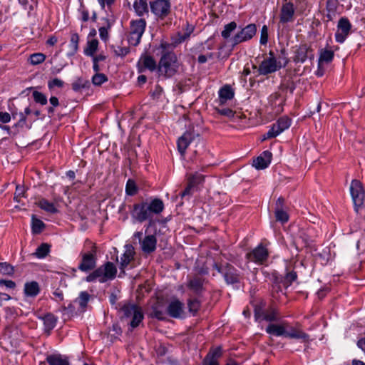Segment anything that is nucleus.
<instances>
[{
  "instance_id": "7c9ffc66",
  "label": "nucleus",
  "mask_w": 365,
  "mask_h": 365,
  "mask_svg": "<svg viewBox=\"0 0 365 365\" xmlns=\"http://www.w3.org/2000/svg\"><path fill=\"white\" fill-rule=\"evenodd\" d=\"M117 269L115 265L110 262H108L104 265L98 267L96 269L92 274H116Z\"/></svg>"
},
{
  "instance_id": "603ef678",
  "label": "nucleus",
  "mask_w": 365,
  "mask_h": 365,
  "mask_svg": "<svg viewBox=\"0 0 365 365\" xmlns=\"http://www.w3.org/2000/svg\"><path fill=\"white\" fill-rule=\"evenodd\" d=\"M14 267L7 262H0V274H13Z\"/></svg>"
},
{
  "instance_id": "774afa93",
  "label": "nucleus",
  "mask_w": 365,
  "mask_h": 365,
  "mask_svg": "<svg viewBox=\"0 0 365 365\" xmlns=\"http://www.w3.org/2000/svg\"><path fill=\"white\" fill-rule=\"evenodd\" d=\"M213 56L212 53H209L207 56L205 55H200L197 58V61L200 63H205L208 58H212Z\"/></svg>"
},
{
  "instance_id": "4468645a",
  "label": "nucleus",
  "mask_w": 365,
  "mask_h": 365,
  "mask_svg": "<svg viewBox=\"0 0 365 365\" xmlns=\"http://www.w3.org/2000/svg\"><path fill=\"white\" fill-rule=\"evenodd\" d=\"M205 175L198 173L187 175V186L182 192L181 196L183 197L187 195H191L194 188L198 185L202 184L205 180Z\"/></svg>"
},
{
  "instance_id": "ea45409f",
  "label": "nucleus",
  "mask_w": 365,
  "mask_h": 365,
  "mask_svg": "<svg viewBox=\"0 0 365 365\" xmlns=\"http://www.w3.org/2000/svg\"><path fill=\"white\" fill-rule=\"evenodd\" d=\"M49 251L50 245L47 243H43L38 247L34 255L38 258H43L48 254Z\"/></svg>"
},
{
  "instance_id": "f257e3e1",
  "label": "nucleus",
  "mask_w": 365,
  "mask_h": 365,
  "mask_svg": "<svg viewBox=\"0 0 365 365\" xmlns=\"http://www.w3.org/2000/svg\"><path fill=\"white\" fill-rule=\"evenodd\" d=\"M163 201L158 197H150L135 203L130 212L131 217L138 222L152 221L155 215H159L164 210Z\"/></svg>"
},
{
  "instance_id": "864d4df0",
  "label": "nucleus",
  "mask_w": 365,
  "mask_h": 365,
  "mask_svg": "<svg viewBox=\"0 0 365 365\" xmlns=\"http://www.w3.org/2000/svg\"><path fill=\"white\" fill-rule=\"evenodd\" d=\"M113 48L115 54L118 56L124 57L130 52V48L127 46L123 47L118 46L116 47L114 46Z\"/></svg>"
},
{
  "instance_id": "5fc2aeb1",
  "label": "nucleus",
  "mask_w": 365,
  "mask_h": 365,
  "mask_svg": "<svg viewBox=\"0 0 365 365\" xmlns=\"http://www.w3.org/2000/svg\"><path fill=\"white\" fill-rule=\"evenodd\" d=\"M152 315L158 319H163L165 316V312L158 306H155L153 307Z\"/></svg>"
},
{
  "instance_id": "6ab92c4d",
  "label": "nucleus",
  "mask_w": 365,
  "mask_h": 365,
  "mask_svg": "<svg viewBox=\"0 0 365 365\" xmlns=\"http://www.w3.org/2000/svg\"><path fill=\"white\" fill-rule=\"evenodd\" d=\"M284 336L290 339H301L303 342H308L310 340L309 335L302 329L289 326L287 323Z\"/></svg>"
},
{
  "instance_id": "f3484780",
  "label": "nucleus",
  "mask_w": 365,
  "mask_h": 365,
  "mask_svg": "<svg viewBox=\"0 0 365 365\" xmlns=\"http://www.w3.org/2000/svg\"><path fill=\"white\" fill-rule=\"evenodd\" d=\"M137 67L140 73L144 72L146 70L153 72L157 68V63L153 56L143 53L138 62Z\"/></svg>"
},
{
  "instance_id": "f8f14e48",
  "label": "nucleus",
  "mask_w": 365,
  "mask_h": 365,
  "mask_svg": "<svg viewBox=\"0 0 365 365\" xmlns=\"http://www.w3.org/2000/svg\"><path fill=\"white\" fill-rule=\"evenodd\" d=\"M255 317L257 321L263 320L267 322L276 321L278 319V312L274 307L264 308L260 305L255 309Z\"/></svg>"
},
{
  "instance_id": "f03ea898",
  "label": "nucleus",
  "mask_w": 365,
  "mask_h": 365,
  "mask_svg": "<svg viewBox=\"0 0 365 365\" xmlns=\"http://www.w3.org/2000/svg\"><path fill=\"white\" fill-rule=\"evenodd\" d=\"M288 63L289 59L284 49L281 50V54L278 57H276L274 52L270 51L269 56L265 58L259 66L253 65L252 68L257 69L259 75L266 76L285 67Z\"/></svg>"
},
{
  "instance_id": "a211bd4d",
  "label": "nucleus",
  "mask_w": 365,
  "mask_h": 365,
  "mask_svg": "<svg viewBox=\"0 0 365 365\" xmlns=\"http://www.w3.org/2000/svg\"><path fill=\"white\" fill-rule=\"evenodd\" d=\"M312 51L311 47L307 44L300 45L295 51L294 61L296 63H304L307 58L313 59L314 54Z\"/></svg>"
},
{
  "instance_id": "2eb2a0df",
  "label": "nucleus",
  "mask_w": 365,
  "mask_h": 365,
  "mask_svg": "<svg viewBox=\"0 0 365 365\" xmlns=\"http://www.w3.org/2000/svg\"><path fill=\"white\" fill-rule=\"evenodd\" d=\"M295 9L291 1L284 0L279 14V22L282 24L292 22L294 20Z\"/></svg>"
},
{
  "instance_id": "f704fd0d",
  "label": "nucleus",
  "mask_w": 365,
  "mask_h": 365,
  "mask_svg": "<svg viewBox=\"0 0 365 365\" xmlns=\"http://www.w3.org/2000/svg\"><path fill=\"white\" fill-rule=\"evenodd\" d=\"M79 36L77 33H72L69 44V56H73L78 50Z\"/></svg>"
},
{
  "instance_id": "423d86ee",
  "label": "nucleus",
  "mask_w": 365,
  "mask_h": 365,
  "mask_svg": "<svg viewBox=\"0 0 365 365\" xmlns=\"http://www.w3.org/2000/svg\"><path fill=\"white\" fill-rule=\"evenodd\" d=\"M350 192L354 205V210L359 212L364 205L365 192L361 182L358 180H353L350 186Z\"/></svg>"
},
{
  "instance_id": "13d9d810",
  "label": "nucleus",
  "mask_w": 365,
  "mask_h": 365,
  "mask_svg": "<svg viewBox=\"0 0 365 365\" xmlns=\"http://www.w3.org/2000/svg\"><path fill=\"white\" fill-rule=\"evenodd\" d=\"M268 41V29L267 26H263L261 29L260 43L264 45L267 43Z\"/></svg>"
},
{
  "instance_id": "b1692460",
  "label": "nucleus",
  "mask_w": 365,
  "mask_h": 365,
  "mask_svg": "<svg viewBox=\"0 0 365 365\" xmlns=\"http://www.w3.org/2000/svg\"><path fill=\"white\" fill-rule=\"evenodd\" d=\"M222 355V349L217 347L212 349L203 361V365H219L218 359Z\"/></svg>"
},
{
  "instance_id": "9b49d317",
  "label": "nucleus",
  "mask_w": 365,
  "mask_h": 365,
  "mask_svg": "<svg viewBox=\"0 0 365 365\" xmlns=\"http://www.w3.org/2000/svg\"><path fill=\"white\" fill-rule=\"evenodd\" d=\"M268 257V250L262 244L259 245L246 255V257L250 262H253L259 264H264Z\"/></svg>"
},
{
  "instance_id": "e433bc0d",
  "label": "nucleus",
  "mask_w": 365,
  "mask_h": 365,
  "mask_svg": "<svg viewBox=\"0 0 365 365\" xmlns=\"http://www.w3.org/2000/svg\"><path fill=\"white\" fill-rule=\"evenodd\" d=\"M43 322L45 329L48 331L53 329L56 324V319L51 314H47L41 318Z\"/></svg>"
},
{
  "instance_id": "58836bf2",
  "label": "nucleus",
  "mask_w": 365,
  "mask_h": 365,
  "mask_svg": "<svg viewBox=\"0 0 365 365\" xmlns=\"http://www.w3.org/2000/svg\"><path fill=\"white\" fill-rule=\"evenodd\" d=\"M237 24L232 21L224 26V29L221 33L223 38L228 39L230 38L231 34L236 29Z\"/></svg>"
},
{
  "instance_id": "7ed1b4c3",
  "label": "nucleus",
  "mask_w": 365,
  "mask_h": 365,
  "mask_svg": "<svg viewBox=\"0 0 365 365\" xmlns=\"http://www.w3.org/2000/svg\"><path fill=\"white\" fill-rule=\"evenodd\" d=\"M168 46V43H161L160 47L163 51L158 66L159 73L166 78L173 76L178 71L180 66L176 54L166 50Z\"/></svg>"
},
{
  "instance_id": "5701e85b",
  "label": "nucleus",
  "mask_w": 365,
  "mask_h": 365,
  "mask_svg": "<svg viewBox=\"0 0 365 365\" xmlns=\"http://www.w3.org/2000/svg\"><path fill=\"white\" fill-rule=\"evenodd\" d=\"M272 154L269 150L264 151L253 161V166L257 170L266 168L271 163Z\"/></svg>"
},
{
  "instance_id": "2f4dec72",
  "label": "nucleus",
  "mask_w": 365,
  "mask_h": 365,
  "mask_svg": "<svg viewBox=\"0 0 365 365\" xmlns=\"http://www.w3.org/2000/svg\"><path fill=\"white\" fill-rule=\"evenodd\" d=\"M40 289L37 282H31L25 284L24 293L28 297H35L39 293Z\"/></svg>"
},
{
  "instance_id": "4c0bfd02",
  "label": "nucleus",
  "mask_w": 365,
  "mask_h": 365,
  "mask_svg": "<svg viewBox=\"0 0 365 365\" xmlns=\"http://www.w3.org/2000/svg\"><path fill=\"white\" fill-rule=\"evenodd\" d=\"M98 46V41L97 39H93L91 41H88L87 43V46L84 50V53L86 56H93L95 53L96 52Z\"/></svg>"
},
{
  "instance_id": "c85d7f7f",
  "label": "nucleus",
  "mask_w": 365,
  "mask_h": 365,
  "mask_svg": "<svg viewBox=\"0 0 365 365\" xmlns=\"http://www.w3.org/2000/svg\"><path fill=\"white\" fill-rule=\"evenodd\" d=\"M234 97V91L229 86H223L219 91V98L221 104H224L228 100H231Z\"/></svg>"
},
{
  "instance_id": "8fccbe9b",
  "label": "nucleus",
  "mask_w": 365,
  "mask_h": 365,
  "mask_svg": "<svg viewBox=\"0 0 365 365\" xmlns=\"http://www.w3.org/2000/svg\"><path fill=\"white\" fill-rule=\"evenodd\" d=\"M276 123L277 124V126H279L283 132L290 126L291 119L287 116H283L279 118L278 120L276 122Z\"/></svg>"
},
{
  "instance_id": "c03bdc74",
  "label": "nucleus",
  "mask_w": 365,
  "mask_h": 365,
  "mask_svg": "<svg viewBox=\"0 0 365 365\" xmlns=\"http://www.w3.org/2000/svg\"><path fill=\"white\" fill-rule=\"evenodd\" d=\"M274 214L277 221L285 223L289 220V215L284 209H275Z\"/></svg>"
},
{
  "instance_id": "3c124183",
  "label": "nucleus",
  "mask_w": 365,
  "mask_h": 365,
  "mask_svg": "<svg viewBox=\"0 0 365 365\" xmlns=\"http://www.w3.org/2000/svg\"><path fill=\"white\" fill-rule=\"evenodd\" d=\"M32 96L35 101V102L40 103L41 105H46L47 103V98L46 96L38 91H34L32 93Z\"/></svg>"
},
{
  "instance_id": "bf43d9fd",
  "label": "nucleus",
  "mask_w": 365,
  "mask_h": 365,
  "mask_svg": "<svg viewBox=\"0 0 365 365\" xmlns=\"http://www.w3.org/2000/svg\"><path fill=\"white\" fill-rule=\"evenodd\" d=\"M0 286L5 287L7 289H14L16 287V284L11 280L0 279Z\"/></svg>"
},
{
  "instance_id": "a19ab883",
  "label": "nucleus",
  "mask_w": 365,
  "mask_h": 365,
  "mask_svg": "<svg viewBox=\"0 0 365 365\" xmlns=\"http://www.w3.org/2000/svg\"><path fill=\"white\" fill-rule=\"evenodd\" d=\"M115 275H88L86 278L87 282L98 281L101 283L105 282L107 280H112L114 279Z\"/></svg>"
},
{
  "instance_id": "412c9836",
  "label": "nucleus",
  "mask_w": 365,
  "mask_h": 365,
  "mask_svg": "<svg viewBox=\"0 0 365 365\" xmlns=\"http://www.w3.org/2000/svg\"><path fill=\"white\" fill-rule=\"evenodd\" d=\"M184 304L177 299H172L168 307L167 312L171 317L179 318L183 314Z\"/></svg>"
},
{
  "instance_id": "37998d69",
  "label": "nucleus",
  "mask_w": 365,
  "mask_h": 365,
  "mask_svg": "<svg viewBox=\"0 0 365 365\" xmlns=\"http://www.w3.org/2000/svg\"><path fill=\"white\" fill-rule=\"evenodd\" d=\"M46 59V55L42 53H35L29 56V62L31 65H38Z\"/></svg>"
},
{
  "instance_id": "ddd939ff",
  "label": "nucleus",
  "mask_w": 365,
  "mask_h": 365,
  "mask_svg": "<svg viewBox=\"0 0 365 365\" xmlns=\"http://www.w3.org/2000/svg\"><path fill=\"white\" fill-rule=\"evenodd\" d=\"M351 24L346 17L339 19L337 24V31L335 34V38L338 43H343L350 34Z\"/></svg>"
},
{
  "instance_id": "1a4fd4ad",
  "label": "nucleus",
  "mask_w": 365,
  "mask_h": 365,
  "mask_svg": "<svg viewBox=\"0 0 365 365\" xmlns=\"http://www.w3.org/2000/svg\"><path fill=\"white\" fill-rule=\"evenodd\" d=\"M125 252L120 257V269L121 273H124L125 270L136 266V262L134 258L135 255V250L133 245H126L125 246Z\"/></svg>"
},
{
  "instance_id": "0e129e2a",
  "label": "nucleus",
  "mask_w": 365,
  "mask_h": 365,
  "mask_svg": "<svg viewBox=\"0 0 365 365\" xmlns=\"http://www.w3.org/2000/svg\"><path fill=\"white\" fill-rule=\"evenodd\" d=\"M227 284H234L238 282V275H224Z\"/></svg>"
},
{
  "instance_id": "6e6552de",
  "label": "nucleus",
  "mask_w": 365,
  "mask_h": 365,
  "mask_svg": "<svg viewBox=\"0 0 365 365\" xmlns=\"http://www.w3.org/2000/svg\"><path fill=\"white\" fill-rule=\"evenodd\" d=\"M257 26L255 24H250L237 32L232 38L230 39L232 46H235L250 40L256 34Z\"/></svg>"
},
{
  "instance_id": "0eeeda50",
  "label": "nucleus",
  "mask_w": 365,
  "mask_h": 365,
  "mask_svg": "<svg viewBox=\"0 0 365 365\" xmlns=\"http://www.w3.org/2000/svg\"><path fill=\"white\" fill-rule=\"evenodd\" d=\"M121 312L124 317L130 319V324L132 328L137 327L143 319L141 309L133 304L124 305L121 309Z\"/></svg>"
},
{
  "instance_id": "72a5a7b5",
  "label": "nucleus",
  "mask_w": 365,
  "mask_h": 365,
  "mask_svg": "<svg viewBox=\"0 0 365 365\" xmlns=\"http://www.w3.org/2000/svg\"><path fill=\"white\" fill-rule=\"evenodd\" d=\"M46 225L44 222L36 218L35 215H32L31 217V230L35 235L40 234L44 230Z\"/></svg>"
},
{
  "instance_id": "cd10ccee",
  "label": "nucleus",
  "mask_w": 365,
  "mask_h": 365,
  "mask_svg": "<svg viewBox=\"0 0 365 365\" xmlns=\"http://www.w3.org/2000/svg\"><path fill=\"white\" fill-rule=\"evenodd\" d=\"M46 361L49 365H69L67 357L58 354L48 356Z\"/></svg>"
},
{
  "instance_id": "338daca9",
  "label": "nucleus",
  "mask_w": 365,
  "mask_h": 365,
  "mask_svg": "<svg viewBox=\"0 0 365 365\" xmlns=\"http://www.w3.org/2000/svg\"><path fill=\"white\" fill-rule=\"evenodd\" d=\"M99 4L101 5V7L102 9H105V6H107L108 7L111 6L112 4H114L115 0H97Z\"/></svg>"
},
{
  "instance_id": "680f3d73",
  "label": "nucleus",
  "mask_w": 365,
  "mask_h": 365,
  "mask_svg": "<svg viewBox=\"0 0 365 365\" xmlns=\"http://www.w3.org/2000/svg\"><path fill=\"white\" fill-rule=\"evenodd\" d=\"M188 307L191 312L195 313L200 307V302L197 300H190L188 302Z\"/></svg>"
},
{
  "instance_id": "de8ad7c7",
  "label": "nucleus",
  "mask_w": 365,
  "mask_h": 365,
  "mask_svg": "<svg viewBox=\"0 0 365 365\" xmlns=\"http://www.w3.org/2000/svg\"><path fill=\"white\" fill-rule=\"evenodd\" d=\"M281 133H282V129L279 126H277V124L275 123L272 125V128L267 133L266 136L264 137V140L267 138H275Z\"/></svg>"
},
{
  "instance_id": "69168bd1",
  "label": "nucleus",
  "mask_w": 365,
  "mask_h": 365,
  "mask_svg": "<svg viewBox=\"0 0 365 365\" xmlns=\"http://www.w3.org/2000/svg\"><path fill=\"white\" fill-rule=\"evenodd\" d=\"M11 120V116L9 113L0 111V121L3 123H9Z\"/></svg>"
},
{
  "instance_id": "49530a36",
  "label": "nucleus",
  "mask_w": 365,
  "mask_h": 365,
  "mask_svg": "<svg viewBox=\"0 0 365 365\" xmlns=\"http://www.w3.org/2000/svg\"><path fill=\"white\" fill-rule=\"evenodd\" d=\"M281 133H282V129L279 126H277V124L275 123L272 125V128L267 133L266 136L264 137V140L267 138H275Z\"/></svg>"
},
{
  "instance_id": "09e8293b",
  "label": "nucleus",
  "mask_w": 365,
  "mask_h": 365,
  "mask_svg": "<svg viewBox=\"0 0 365 365\" xmlns=\"http://www.w3.org/2000/svg\"><path fill=\"white\" fill-rule=\"evenodd\" d=\"M107 81L108 77L101 73H96V74L92 77V83L95 86H101Z\"/></svg>"
},
{
  "instance_id": "4be33fe9",
  "label": "nucleus",
  "mask_w": 365,
  "mask_h": 365,
  "mask_svg": "<svg viewBox=\"0 0 365 365\" xmlns=\"http://www.w3.org/2000/svg\"><path fill=\"white\" fill-rule=\"evenodd\" d=\"M157 239L153 235L145 236L140 241V247L142 251L145 254H150L156 249Z\"/></svg>"
},
{
  "instance_id": "9d476101",
  "label": "nucleus",
  "mask_w": 365,
  "mask_h": 365,
  "mask_svg": "<svg viewBox=\"0 0 365 365\" xmlns=\"http://www.w3.org/2000/svg\"><path fill=\"white\" fill-rule=\"evenodd\" d=\"M151 12L163 19L170 13L171 4L168 0H155L150 2Z\"/></svg>"
},
{
  "instance_id": "473e14b6",
  "label": "nucleus",
  "mask_w": 365,
  "mask_h": 365,
  "mask_svg": "<svg viewBox=\"0 0 365 365\" xmlns=\"http://www.w3.org/2000/svg\"><path fill=\"white\" fill-rule=\"evenodd\" d=\"M36 205L42 210L50 212V213H56L58 212V210L55 207L54 204L48 202L47 200L42 198L39 200Z\"/></svg>"
},
{
  "instance_id": "39448f33",
  "label": "nucleus",
  "mask_w": 365,
  "mask_h": 365,
  "mask_svg": "<svg viewBox=\"0 0 365 365\" xmlns=\"http://www.w3.org/2000/svg\"><path fill=\"white\" fill-rule=\"evenodd\" d=\"M96 252L97 248L95 245H93L90 251L81 253V261L78 264V269L81 272H88L94 269L97 260Z\"/></svg>"
},
{
  "instance_id": "a878e982",
  "label": "nucleus",
  "mask_w": 365,
  "mask_h": 365,
  "mask_svg": "<svg viewBox=\"0 0 365 365\" xmlns=\"http://www.w3.org/2000/svg\"><path fill=\"white\" fill-rule=\"evenodd\" d=\"M319 54V64L329 63L332 61L334 56V51L329 47L320 49Z\"/></svg>"
},
{
  "instance_id": "c756f323",
  "label": "nucleus",
  "mask_w": 365,
  "mask_h": 365,
  "mask_svg": "<svg viewBox=\"0 0 365 365\" xmlns=\"http://www.w3.org/2000/svg\"><path fill=\"white\" fill-rule=\"evenodd\" d=\"M71 87L75 92H80L82 89L90 87V81L83 77H78L72 83Z\"/></svg>"
},
{
  "instance_id": "20e7f679",
  "label": "nucleus",
  "mask_w": 365,
  "mask_h": 365,
  "mask_svg": "<svg viewBox=\"0 0 365 365\" xmlns=\"http://www.w3.org/2000/svg\"><path fill=\"white\" fill-rule=\"evenodd\" d=\"M146 21L145 19H140L130 21L129 35L128 41L130 45L134 46L138 45L141 37L145 31Z\"/></svg>"
},
{
  "instance_id": "e2e57ef3",
  "label": "nucleus",
  "mask_w": 365,
  "mask_h": 365,
  "mask_svg": "<svg viewBox=\"0 0 365 365\" xmlns=\"http://www.w3.org/2000/svg\"><path fill=\"white\" fill-rule=\"evenodd\" d=\"M338 4V0H327V9L329 11H334L336 9Z\"/></svg>"
},
{
  "instance_id": "a18cd8bd",
  "label": "nucleus",
  "mask_w": 365,
  "mask_h": 365,
  "mask_svg": "<svg viewBox=\"0 0 365 365\" xmlns=\"http://www.w3.org/2000/svg\"><path fill=\"white\" fill-rule=\"evenodd\" d=\"M126 194L130 196L135 195L138 192V187L133 180L129 179L125 187Z\"/></svg>"
},
{
  "instance_id": "dca6fc26",
  "label": "nucleus",
  "mask_w": 365,
  "mask_h": 365,
  "mask_svg": "<svg viewBox=\"0 0 365 365\" xmlns=\"http://www.w3.org/2000/svg\"><path fill=\"white\" fill-rule=\"evenodd\" d=\"M199 133H195L193 128H190L183 133L178 140V150L182 156H184L186 149L195 137H199Z\"/></svg>"
},
{
  "instance_id": "79ce46f5",
  "label": "nucleus",
  "mask_w": 365,
  "mask_h": 365,
  "mask_svg": "<svg viewBox=\"0 0 365 365\" xmlns=\"http://www.w3.org/2000/svg\"><path fill=\"white\" fill-rule=\"evenodd\" d=\"M104 21H106V25L99 29V34H100L101 38L103 41H106L108 38V31L111 27V23L109 21V20L108 19H104Z\"/></svg>"
},
{
  "instance_id": "052dcab7",
  "label": "nucleus",
  "mask_w": 365,
  "mask_h": 365,
  "mask_svg": "<svg viewBox=\"0 0 365 365\" xmlns=\"http://www.w3.org/2000/svg\"><path fill=\"white\" fill-rule=\"evenodd\" d=\"M217 112L222 115L227 116L229 118L233 117L235 114V112L230 108H217Z\"/></svg>"
},
{
  "instance_id": "393cba45",
  "label": "nucleus",
  "mask_w": 365,
  "mask_h": 365,
  "mask_svg": "<svg viewBox=\"0 0 365 365\" xmlns=\"http://www.w3.org/2000/svg\"><path fill=\"white\" fill-rule=\"evenodd\" d=\"M286 323L282 324H269L267 328L266 331L275 336H284L285 335Z\"/></svg>"
},
{
  "instance_id": "6e6d98bb",
  "label": "nucleus",
  "mask_w": 365,
  "mask_h": 365,
  "mask_svg": "<svg viewBox=\"0 0 365 365\" xmlns=\"http://www.w3.org/2000/svg\"><path fill=\"white\" fill-rule=\"evenodd\" d=\"M189 287L195 292H198L202 289V283L199 279H194L190 282Z\"/></svg>"
},
{
  "instance_id": "aec40b11",
  "label": "nucleus",
  "mask_w": 365,
  "mask_h": 365,
  "mask_svg": "<svg viewBox=\"0 0 365 365\" xmlns=\"http://www.w3.org/2000/svg\"><path fill=\"white\" fill-rule=\"evenodd\" d=\"M284 101L285 98L277 92L274 93L269 98V103L275 114H279L283 111Z\"/></svg>"
},
{
  "instance_id": "4d7b16f0",
  "label": "nucleus",
  "mask_w": 365,
  "mask_h": 365,
  "mask_svg": "<svg viewBox=\"0 0 365 365\" xmlns=\"http://www.w3.org/2000/svg\"><path fill=\"white\" fill-rule=\"evenodd\" d=\"M64 85V82L59 78H53L48 82V87L49 89H53L55 87L62 88Z\"/></svg>"
},
{
  "instance_id": "bb28decb",
  "label": "nucleus",
  "mask_w": 365,
  "mask_h": 365,
  "mask_svg": "<svg viewBox=\"0 0 365 365\" xmlns=\"http://www.w3.org/2000/svg\"><path fill=\"white\" fill-rule=\"evenodd\" d=\"M89 298L90 296L87 292H81L79 297L73 302L71 306L73 308H76V307L78 305V309L83 312L87 306Z\"/></svg>"
},
{
  "instance_id": "c9c22d12",
  "label": "nucleus",
  "mask_w": 365,
  "mask_h": 365,
  "mask_svg": "<svg viewBox=\"0 0 365 365\" xmlns=\"http://www.w3.org/2000/svg\"><path fill=\"white\" fill-rule=\"evenodd\" d=\"M133 7L138 16H143L145 13L148 11L146 0H135Z\"/></svg>"
}]
</instances>
